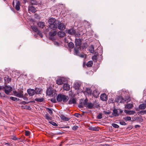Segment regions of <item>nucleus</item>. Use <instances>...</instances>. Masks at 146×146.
I'll use <instances>...</instances> for the list:
<instances>
[{
    "label": "nucleus",
    "mask_w": 146,
    "mask_h": 146,
    "mask_svg": "<svg viewBox=\"0 0 146 146\" xmlns=\"http://www.w3.org/2000/svg\"><path fill=\"white\" fill-rule=\"evenodd\" d=\"M146 108V104H140L138 106V108H137L136 109V111H139V110H143L145 109Z\"/></svg>",
    "instance_id": "1a4fd4ad"
},
{
    "label": "nucleus",
    "mask_w": 146,
    "mask_h": 146,
    "mask_svg": "<svg viewBox=\"0 0 146 146\" xmlns=\"http://www.w3.org/2000/svg\"><path fill=\"white\" fill-rule=\"evenodd\" d=\"M74 44L72 42H70L68 44V46L69 48L70 49H72L74 47Z\"/></svg>",
    "instance_id": "473e14b6"
},
{
    "label": "nucleus",
    "mask_w": 146,
    "mask_h": 146,
    "mask_svg": "<svg viewBox=\"0 0 146 146\" xmlns=\"http://www.w3.org/2000/svg\"><path fill=\"white\" fill-rule=\"evenodd\" d=\"M44 99L43 98H36L35 99V100L36 101L39 102H41L44 100Z\"/></svg>",
    "instance_id": "e433bc0d"
},
{
    "label": "nucleus",
    "mask_w": 146,
    "mask_h": 146,
    "mask_svg": "<svg viewBox=\"0 0 146 146\" xmlns=\"http://www.w3.org/2000/svg\"><path fill=\"white\" fill-rule=\"evenodd\" d=\"M124 119L126 121H128L130 120H131V117L130 116H127L126 117H125L124 118Z\"/></svg>",
    "instance_id": "a19ab883"
},
{
    "label": "nucleus",
    "mask_w": 146,
    "mask_h": 146,
    "mask_svg": "<svg viewBox=\"0 0 146 146\" xmlns=\"http://www.w3.org/2000/svg\"><path fill=\"white\" fill-rule=\"evenodd\" d=\"M27 92L29 95L30 96H33L35 94V90L33 89H28L27 90Z\"/></svg>",
    "instance_id": "9b49d317"
},
{
    "label": "nucleus",
    "mask_w": 146,
    "mask_h": 146,
    "mask_svg": "<svg viewBox=\"0 0 146 146\" xmlns=\"http://www.w3.org/2000/svg\"><path fill=\"white\" fill-rule=\"evenodd\" d=\"M56 83L59 85H62L63 83V82L61 79L59 78L58 79L56 80Z\"/></svg>",
    "instance_id": "c756f323"
},
{
    "label": "nucleus",
    "mask_w": 146,
    "mask_h": 146,
    "mask_svg": "<svg viewBox=\"0 0 146 146\" xmlns=\"http://www.w3.org/2000/svg\"><path fill=\"white\" fill-rule=\"evenodd\" d=\"M75 44L76 47L74 48H77L78 50H81V45L82 44V40L80 38H76L75 41Z\"/></svg>",
    "instance_id": "7ed1b4c3"
},
{
    "label": "nucleus",
    "mask_w": 146,
    "mask_h": 146,
    "mask_svg": "<svg viewBox=\"0 0 146 146\" xmlns=\"http://www.w3.org/2000/svg\"><path fill=\"white\" fill-rule=\"evenodd\" d=\"M20 2L18 1L16 2L15 7V9L19 11L20 10Z\"/></svg>",
    "instance_id": "b1692460"
},
{
    "label": "nucleus",
    "mask_w": 146,
    "mask_h": 146,
    "mask_svg": "<svg viewBox=\"0 0 146 146\" xmlns=\"http://www.w3.org/2000/svg\"><path fill=\"white\" fill-rule=\"evenodd\" d=\"M115 101L117 103H123L126 100L124 99L122 97L119 96L115 99Z\"/></svg>",
    "instance_id": "9d476101"
},
{
    "label": "nucleus",
    "mask_w": 146,
    "mask_h": 146,
    "mask_svg": "<svg viewBox=\"0 0 146 146\" xmlns=\"http://www.w3.org/2000/svg\"><path fill=\"white\" fill-rule=\"evenodd\" d=\"M94 47L93 45H91V46L89 47V49L90 52L92 53H93L94 52Z\"/></svg>",
    "instance_id": "72a5a7b5"
},
{
    "label": "nucleus",
    "mask_w": 146,
    "mask_h": 146,
    "mask_svg": "<svg viewBox=\"0 0 146 146\" xmlns=\"http://www.w3.org/2000/svg\"><path fill=\"white\" fill-rule=\"evenodd\" d=\"M57 23H56L50 25V28L54 30H55L57 28Z\"/></svg>",
    "instance_id": "dca6fc26"
},
{
    "label": "nucleus",
    "mask_w": 146,
    "mask_h": 146,
    "mask_svg": "<svg viewBox=\"0 0 146 146\" xmlns=\"http://www.w3.org/2000/svg\"><path fill=\"white\" fill-rule=\"evenodd\" d=\"M110 117H111V118L112 117V116H110Z\"/></svg>",
    "instance_id": "69168bd1"
},
{
    "label": "nucleus",
    "mask_w": 146,
    "mask_h": 146,
    "mask_svg": "<svg viewBox=\"0 0 146 146\" xmlns=\"http://www.w3.org/2000/svg\"><path fill=\"white\" fill-rule=\"evenodd\" d=\"M69 99V97L64 95L62 94V100L64 102H67Z\"/></svg>",
    "instance_id": "a211bd4d"
},
{
    "label": "nucleus",
    "mask_w": 146,
    "mask_h": 146,
    "mask_svg": "<svg viewBox=\"0 0 146 146\" xmlns=\"http://www.w3.org/2000/svg\"><path fill=\"white\" fill-rule=\"evenodd\" d=\"M14 95L20 98L23 97V91H20L19 92L15 91L14 92Z\"/></svg>",
    "instance_id": "423d86ee"
},
{
    "label": "nucleus",
    "mask_w": 146,
    "mask_h": 146,
    "mask_svg": "<svg viewBox=\"0 0 146 146\" xmlns=\"http://www.w3.org/2000/svg\"><path fill=\"white\" fill-rule=\"evenodd\" d=\"M57 34V32L56 31H50L49 33L50 39L52 41H54L55 40V38L54 36L56 35Z\"/></svg>",
    "instance_id": "39448f33"
},
{
    "label": "nucleus",
    "mask_w": 146,
    "mask_h": 146,
    "mask_svg": "<svg viewBox=\"0 0 146 146\" xmlns=\"http://www.w3.org/2000/svg\"><path fill=\"white\" fill-rule=\"evenodd\" d=\"M66 127L67 128H69V126H67Z\"/></svg>",
    "instance_id": "0e129e2a"
},
{
    "label": "nucleus",
    "mask_w": 146,
    "mask_h": 146,
    "mask_svg": "<svg viewBox=\"0 0 146 146\" xmlns=\"http://www.w3.org/2000/svg\"><path fill=\"white\" fill-rule=\"evenodd\" d=\"M24 100L26 101H27L28 100V98L26 97H24L23 96V98Z\"/></svg>",
    "instance_id": "bf43d9fd"
},
{
    "label": "nucleus",
    "mask_w": 146,
    "mask_h": 146,
    "mask_svg": "<svg viewBox=\"0 0 146 146\" xmlns=\"http://www.w3.org/2000/svg\"><path fill=\"white\" fill-rule=\"evenodd\" d=\"M102 114L101 113H100L97 116V118L98 119H100L102 118Z\"/></svg>",
    "instance_id": "79ce46f5"
},
{
    "label": "nucleus",
    "mask_w": 146,
    "mask_h": 146,
    "mask_svg": "<svg viewBox=\"0 0 146 146\" xmlns=\"http://www.w3.org/2000/svg\"><path fill=\"white\" fill-rule=\"evenodd\" d=\"M28 10L30 12L35 13L36 11V9L32 5H30L29 6Z\"/></svg>",
    "instance_id": "ddd939ff"
},
{
    "label": "nucleus",
    "mask_w": 146,
    "mask_h": 146,
    "mask_svg": "<svg viewBox=\"0 0 146 146\" xmlns=\"http://www.w3.org/2000/svg\"><path fill=\"white\" fill-rule=\"evenodd\" d=\"M140 126L139 125H135V128H137L138 127H139Z\"/></svg>",
    "instance_id": "680f3d73"
},
{
    "label": "nucleus",
    "mask_w": 146,
    "mask_h": 146,
    "mask_svg": "<svg viewBox=\"0 0 146 146\" xmlns=\"http://www.w3.org/2000/svg\"><path fill=\"white\" fill-rule=\"evenodd\" d=\"M100 98L101 100L103 101H106L108 99V96L106 94H103L101 95Z\"/></svg>",
    "instance_id": "4468645a"
},
{
    "label": "nucleus",
    "mask_w": 146,
    "mask_h": 146,
    "mask_svg": "<svg viewBox=\"0 0 146 146\" xmlns=\"http://www.w3.org/2000/svg\"><path fill=\"white\" fill-rule=\"evenodd\" d=\"M119 123L120 125H126V123L124 121H121L119 122Z\"/></svg>",
    "instance_id": "de8ad7c7"
},
{
    "label": "nucleus",
    "mask_w": 146,
    "mask_h": 146,
    "mask_svg": "<svg viewBox=\"0 0 146 146\" xmlns=\"http://www.w3.org/2000/svg\"><path fill=\"white\" fill-rule=\"evenodd\" d=\"M58 36L60 37H63L65 35V33L62 31H60L58 33Z\"/></svg>",
    "instance_id": "a878e982"
},
{
    "label": "nucleus",
    "mask_w": 146,
    "mask_h": 146,
    "mask_svg": "<svg viewBox=\"0 0 146 146\" xmlns=\"http://www.w3.org/2000/svg\"><path fill=\"white\" fill-rule=\"evenodd\" d=\"M83 104L86 108L89 109L97 108L99 106V104L96 100L93 103L91 102H88V100L86 98L83 101Z\"/></svg>",
    "instance_id": "f257e3e1"
},
{
    "label": "nucleus",
    "mask_w": 146,
    "mask_h": 146,
    "mask_svg": "<svg viewBox=\"0 0 146 146\" xmlns=\"http://www.w3.org/2000/svg\"><path fill=\"white\" fill-rule=\"evenodd\" d=\"M46 118L48 121H50L52 120V117H50L48 116V114H46Z\"/></svg>",
    "instance_id": "58836bf2"
},
{
    "label": "nucleus",
    "mask_w": 146,
    "mask_h": 146,
    "mask_svg": "<svg viewBox=\"0 0 146 146\" xmlns=\"http://www.w3.org/2000/svg\"><path fill=\"white\" fill-rule=\"evenodd\" d=\"M80 50H78L77 48H74V52L76 54L81 58H84L86 57V55L84 54H81L79 51Z\"/></svg>",
    "instance_id": "6e6552de"
},
{
    "label": "nucleus",
    "mask_w": 146,
    "mask_h": 146,
    "mask_svg": "<svg viewBox=\"0 0 146 146\" xmlns=\"http://www.w3.org/2000/svg\"><path fill=\"white\" fill-rule=\"evenodd\" d=\"M49 123L50 124H51L52 125H53L54 126H57L58 125L56 123H55V122H53L52 121H49Z\"/></svg>",
    "instance_id": "a18cd8bd"
},
{
    "label": "nucleus",
    "mask_w": 146,
    "mask_h": 146,
    "mask_svg": "<svg viewBox=\"0 0 146 146\" xmlns=\"http://www.w3.org/2000/svg\"><path fill=\"white\" fill-rule=\"evenodd\" d=\"M89 129L91 131H97L99 130V128L98 127L91 126L89 127Z\"/></svg>",
    "instance_id": "393cba45"
},
{
    "label": "nucleus",
    "mask_w": 146,
    "mask_h": 146,
    "mask_svg": "<svg viewBox=\"0 0 146 146\" xmlns=\"http://www.w3.org/2000/svg\"><path fill=\"white\" fill-rule=\"evenodd\" d=\"M86 92L89 95H91L93 94V95L96 98L98 95V93L97 91L95 90L93 92L94 93H92V91L90 88H87L86 89Z\"/></svg>",
    "instance_id": "f03ea898"
},
{
    "label": "nucleus",
    "mask_w": 146,
    "mask_h": 146,
    "mask_svg": "<svg viewBox=\"0 0 146 146\" xmlns=\"http://www.w3.org/2000/svg\"><path fill=\"white\" fill-rule=\"evenodd\" d=\"M133 107V104H128L125 106V108L126 109H130Z\"/></svg>",
    "instance_id": "bb28decb"
},
{
    "label": "nucleus",
    "mask_w": 146,
    "mask_h": 146,
    "mask_svg": "<svg viewBox=\"0 0 146 146\" xmlns=\"http://www.w3.org/2000/svg\"><path fill=\"white\" fill-rule=\"evenodd\" d=\"M80 114L78 113H75L74 114V115L76 117H78Z\"/></svg>",
    "instance_id": "4d7b16f0"
},
{
    "label": "nucleus",
    "mask_w": 146,
    "mask_h": 146,
    "mask_svg": "<svg viewBox=\"0 0 146 146\" xmlns=\"http://www.w3.org/2000/svg\"><path fill=\"white\" fill-rule=\"evenodd\" d=\"M27 107L26 108L27 109L29 110H31V108L30 106H27Z\"/></svg>",
    "instance_id": "052dcab7"
},
{
    "label": "nucleus",
    "mask_w": 146,
    "mask_h": 146,
    "mask_svg": "<svg viewBox=\"0 0 146 146\" xmlns=\"http://www.w3.org/2000/svg\"><path fill=\"white\" fill-rule=\"evenodd\" d=\"M56 20L55 18H50L48 21V23L50 25L55 23Z\"/></svg>",
    "instance_id": "f3484780"
},
{
    "label": "nucleus",
    "mask_w": 146,
    "mask_h": 146,
    "mask_svg": "<svg viewBox=\"0 0 146 146\" xmlns=\"http://www.w3.org/2000/svg\"><path fill=\"white\" fill-rule=\"evenodd\" d=\"M11 139L13 140H17V139L16 137L15 136L13 137L12 138H11Z\"/></svg>",
    "instance_id": "13d9d810"
},
{
    "label": "nucleus",
    "mask_w": 146,
    "mask_h": 146,
    "mask_svg": "<svg viewBox=\"0 0 146 146\" xmlns=\"http://www.w3.org/2000/svg\"><path fill=\"white\" fill-rule=\"evenodd\" d=\"M78 107L80 108H82L83 107V106L81 105H79Z\"/></svg>",
    "instance_id": "e2e57ef3"
},
{
    "label": "nucleus",
    "mask_w": 146,
    "mask_h": 146,
    "mask_svg": "<svg viewBox=\"0 0 146 146\" xmlns=\"http://www.w3.org/2000/svg\"><path fill=\"white\" fill-rule=\"evenodd\" d=\"M12 90V89L11 87L6 86L5 88L4 92L7 94L8 95Z\"/></svg>",
    "instance_id": "0eeeda50"
},
{
    "label": "nucleus",
    "mask_w": 146,
    "mask_h": 146,
    "mask_svg": "<svg viewBox=\"0 0 146 146\" xmlns=\"http://www.w3.org/2000/svg\"><path fill=\"white\" fill-rule=\"evenodd\" d=\"M39 36L41 37H43L42 34L40 32V31H38V32L37 33Z\"/></svg>",
    "instance_id": "864d4df0"
},
{
    "label": "nucleus",
    "mask_w": 146,
    "mask_h": 146,
    "mask_svg": "<svg viewBox=\"0 0 146 146\" xmlns=\"http://www.w3.org/2000/svg\"><path fill=\"white\" fill-rule=\"evenodd\" d=\"M135 111L133 110H130L127 111L126 112V113L129 115H133L135 113Z\"/></svg>",
    "instance_id": "c9c22d12"
},
{
    "label": "nucleus",
    "mask_w": 146,
    "mask_h": 146,
    "mask_svg": "<svg viewBox=\"0 0 146 146\" xmlns=\"http://www.w3.org/2000/svg\"><path fill=\"white\" fill-rule=\"evenodd\" d=\"M58 29L60 30H63L65 29L66 26L64 24L61 23H58Z\"/></svg>",
    "instance_id": "f8f14e48"
},
{
    "label": "nucleus",
    "mask_w": 146,
    "mask_h": 146,
    "mask_svg": "<svg viewBox=\"0 0 146 146\" xmlns=\"http://www.w3.org/2000/svg\"><path fill=\"white\" fill-rule=\"evenodd\" d=\"M1 94V93H0V94Z\"/></svg>",
    "instance_id": "338daca9"
},
{
    "label": "nucleus",
    "mask_w": 146,
    "mask_h": 146,
    "mask_svg": "<svg viewBox=\"0 0 146 146\" xmlns=\"http://www.w3.org/2000/svg\"><path fill=\"white\" fill-rule=\"evenodd\" d=\"M10 99L13 101H15L17 100V99L16 98L12 96L10 97Z\"/></svg>",
    "instance_id": "09e8293b"
},
{
    "label": "nucleus",
    "mask_w": 146,
    "mask_h": 146,
    "mask_svg": "<svg viewBox=\"0 0 146 146\" xmlns=\"http://www.w3.org/2000/svg\"><path fill=\"white\" fill-rule=\"evenodd\" d=\"M78 126H77L76 125H75V126H74L72 127V129L73 130H76L78 128Z\"/></svg>",
    "instance_id": "603ef678"
},
{
    "label": "nucleus",
    "mask_w": 146,
    "mask_h": 146,
    "mask_svg": "<svg viewBox=\"0 0 146 146\" xmlns=\"http://www.w3.org/2000/svg\"><path fill=\"white\" fill-rule=\"evenodd\" d=\"M31 27L33 30L34 31L36 32L37 33L38 32V31H39L38 30L37 27L35 26H31Z\"/></svg>",
    "instance_id": "7c9ffc66"
},
{
    "label": "nucleus",
    "mask_w": 146,
    "mask_h": 146,
    "mask_svg": "<svg viewBox=\"0 0 146 146\" xmlns=\"http://www.w3.org/2000/svg\"><path fill=\"white\" fill-rule=\"evenodd\" d=\"M76 31L73 29H69L68 31V33L70 35H75Z\"/></svg>",
    "instance_id": "aec40b11"
},
{
    "label": "nucleus",
    "mask_w": 146,
    "mask_h": 146,
    "mask_svg": "<svg viewBox=\"0 0 146 146\" xmlns=\"http://www.w3.org/2000/svg\"><path fill=\"white\" fill-rule=\"evenodd\" d=\"M112 125L115 128H118L119 127V126L118 125L115 123H113L112 124Z\"/></svg>",
    "instance_id": "49530a36"
},
{
    "label": "nucleus",
    "mask_w": 146,
    "mask_h": 146,
    "mask_svg": "<svg viewBox=\"0 0 146 146\" xmlns=\"http://www.w3.org/2000/svg\"><path fill=\"white\" fill-rule=\"evenodd\" d=\"M138 114L139 115H144L146 114V110H143L138 112Z\"/></svg>",
    "instance_id": "f704fd0d"
},
{
    "label": "nucleus",
    "mask_w": 146,
    "mask_h": 146,
    "mask_svg": "<svg viewBox=\"0 0 146 146\" xmlns=\"http://www.w3.org/2000/svg\"><path fill=\"white\" fill-rule=\"evenodd\" d=\"M35 93L36 94H40V92L41 91V89L40 88H36L35 89Z\"/></svg>",
    "instance_id": "2f4dec72"
},
{
    "label": "nucleus",
    "mask_w": 146,
    "mask_h": 146,
    "mask_svg": "<svg viewBox=\"0 0 146 146\" xmlns=\"http://www.w3.org/2000/svg\"><path fill=\"white\" fill-rule=\"evenodd\" d=\"M74 86L75 89H78L80 87V86L78 83H76L75 84Z\"/></svg>",
    "instance_id": "c03bdc74"
},
{
    "label": "nucleus",
    "mask_w": 146,
    "mask_h": 146,
    "mask_svg": "<svg viewBox=\"0 0 146 146\" xmlns=\"http://www.w3.org/2000/svg\"><path fill=\"white\" fill-rule=\"evenodd\" d=\"M70 86L68 84H64L63 86V89L64 90L68 91L70 89Z\"/></svg>",
    "instance_id": "2eb2a0df"
},
{
    "label": "nucleus",
    "mask_w": 146,
    "mask_h": 146,
    "mask_svg": "<svg viewBox=\"0 0 146 146\" xmlns=\"http://www.w3.org/2000/svg\"><path fill=\"white\" fill-rule=\"evenodd\" d=\"M103 113L105 114L106 115H109L111 113V112L109 111H108L107 112V111H103Z\"/></svg>",
    "instance_id": "3c124183"
},
{
    "label": "nucleus",
    "mask_w": 146,
    "mask_h": 146,
    "mask_svg": "<svg viewBox=\"0 0 146 146\" xmlns=\"http://www.w3.org/2000/svg\"><path fill=\"white\" fill-rule=\"evenodd\" d=\"M123 112V111L120 109H116L114 108L113 110L112 115L114 116H118L120 114Z\"/></svg>",
    "instance_id": "20e7f679"
},
{
    "label": "nucleus",
    "mask_w": 146,
    "mask_h": 146,
    "mask_svg": "<svg viewBox=\"0 0 146 146\" xmlns=\"http://www.w3.org/2000/svg\"><path fill=\"white\" fill-rule=\"evenodd\" d=\"M4 79L5 82L7 83H9L11 80V78L8 77H5Z\"/></svg>",
    "instance_id": "c85d7f7f"
},
{
    "label": "nucleus",
    "mask_w": 146,
    "mask_h": 146,
    "mask_svg": "<svg viewBox=\"0 0 146 146\" xmlns=\"http://www.w3.org/2000/svg\"><path fill=\"white\" fill-rule=\"evenodd\" d=\"M46 110L48 111L51 115L52 113V110L48 108H46Z\"/></svg>",
    "instance_id": "37998d69"
},
{
    "label": "nucleus",
    "mask_w": 146,
    "mask_h": 146,
    "mask_svg": "<svg viewBox=\"0 0 146 146\" xmlns=\"http://www.w3.org/2000/svg\"><path fill=\"white\" fill-rule=\"evenodd\" d=\"M60 117L61 119L65 121H68L70 119V118L66 117L63 115H61L60 116Z\"/></svg>",
    "instance_id": "4be33fe9"
},
{
    "label": "nucleus",
    "mask_w": 146,
    "mask_h": 146,
    "mask_svg": "<svg viewBox=\"0 0 146 146\" xmlns=\"http://www.w3.org/2000/svg\"><path fill=\"white\" fill-rule=\"evenodd\" d=\"M37 25L39 27L42 29L45 26V23L43 22H39L38 23Z\"/></svg>",
    "instance_id": "412c9836"
},
{
    "label": "nucleus",
    "mask_w": 146,
    "mask_h": 146,
    "mask_svg": "<svg viewBox=\"0 0 146 146\" xmlns=\"http://www.w3.org/2000/svg\"><path fill=\"white\" fill-rule=\"evenodd\" d=\"M97 57L96 55H94L92 56V59L94 61H95L96 62L97 61Z\"/></svg>",
    "instance_id": "ea45409f"
},
{
    "label": "nucleus",
    "mask_w": 146,
    "mask_h": 146,
    "mask_svg": "<svg viewBox=\"0 0 146 146\" xmlns=\"http://www.w3.org/2000/svg\"><path fill=\"white\" fill-rule=\"evenodd\" d=\"M62 94H58L56 97L57 100L58 102H61L62 100Z\"/></svg>",
    "instance_id": "5701e85b"
},
{
    "label": "nucleus",
    "mask_w": 146,
    "mask_h": 146,
    "mask_svg": "<svg viewBox=\"0 0 146 146\" xmlns=\"http://www.w3.org/2000/svg\"><path fill=\"white\" fill-rule=\"evenodd\" d=\"M46 94L48 95L51 96L53 95V91L51 89L48 90L46 91Z\"/></svg>",
    "instance_id": "cd10ccee"
},
{
    "label": "nucleus",
    "mask_w": 146,
    "mask_h": 146,
    "mask_svg": "<svg viewBox=\"0 0 146 146\" xmlns=\"http://www.w3.org/2000/svg\"><path fill=\"white\" fill-rule=\"evenodd\" d=\"M54 44L55 45H56L58 46H59L60 45V44H59L58 42L55 41L54 42Z\"/></svg>",
    "instance_id": "5fc2aeb1"
},
{
    "label": "nucleus",
    "mask_w": 146,
    "mask_h": 146,
    "mask_svg": "<svg viewBox=\"0 0 146 146\" xmlns=\"http://www.w3.org/2000/svg\"><path fill=\"white\" fill-rule=\"evenodd\" d=\"M93 64V62L92 61H89L86 64V66L88 67H90Z\"/></svg>",
    "instance_id": "4c0bfd02"
},
{
    "label": "nucleus",
    "mask_w": 146,
    "mask_h": 146,
    "mask_svg": "<svg viewBox=\"0 0 146 146\" xmlns=\"http://www.w3.org/2000/svg\"><path fill=\"white\" fill-rule=\"evenodd\" d=\"M30 132L28 131H25V135L27 136H29L30 135Z\"/></svg>",
    "instance_id": "8fccbe9b"
},
{
    "label": "nucleus",
    "mask_w": 146,
    "mask_h": 146,
    "mask_svg": "<svg viewBox=\"0 0 146 146\" xmlns=\"http://www.w3.org/2000/svg\"><path fill=\"white\" fill-rule=\"evenodd\" d=\"M32 102V101H30L29 102H27L25 101H23L22 102V104H28L29 103L31 102Z\"/></svg>",
    "instance_id": "6e6d98bb"
},
{
    "label": "nucleus",
    "mask_w": 146,
    "mask_h": 146,
    "mask_svg": "<svg viewBox=\"0 0 146 146\" xmlns=\"http://www.w3.org/2000/svg\"><path fill=\"white\" fill-rule=\"evenodd\" d=\"M76 103V99L74 98H73L70 100L68 101V104H75Z\"/></svg>",
    "instance_id": "6ab92c4d"
}]
</instances>
